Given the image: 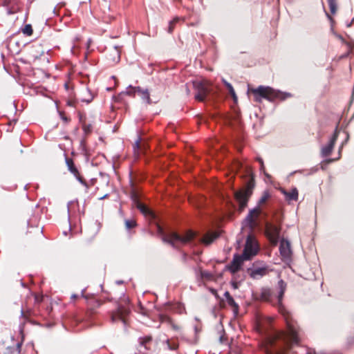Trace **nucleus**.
Listing matches in <instances>:
<instances>
[{"label": "nucleus", "instance_id": "obj_7", "mask_svg": "<svg viewBox=\"0 0 354 354\" xmlns=\"http://www.w3.org/2000/svg\"><path fill=\"white\" fill-rule=\"evenodd\" d=\"M259 252V245L255 238L249 234L247 236L245 248L242 255L245 260H250L252 257L257 255Z\"/></svg>", "mask_w": 354, "mask_h": 354}, {"label": "nucleus", "instance_id": "obj_16", "mask_svg": "<svg viewBox=\"0 0 354 354\" xmlns=\"http://www.w3.org/2000/svg\"><path fill=\"white\" fill-rule=\"evenodd\" d=\"M224 297H225L227 304L232 308L234 313L235 314L238 313L239 305L236 304V302L234 301V299L230 295V294L228 291H226L224 293Z\"/></svg>", "mask_w": 354, "mask_h": 354}, {"label": "nucleus", "instance_id": "obj_31", "mask_svg": "<svg viewBox=\"0 0 354 354\" xmlns=\"http://www.w3.org/2000/svg\"><path fill=\"white\" fill-rule=\"evenodd\" d=\"M346 46L348 47V48L349 49L348 52L345 55H343L342 57H346L348 56V55L351 53V44H349V43H346Z\"/></svg>", "mask_w": 354, "mask_h": 354}, {"label": "nucleus", "instance_id": "obj_11", "mask_svg": "<svg viewBox=\"0 0 354 354\" xmlns=\"http://www.w3.org/2000/svg\"><path fill=\"white\" fill-rule=\"evenodd\" d=\"M279 252L283 259H289L290 258L292 250L288 241L282 239L280 241Z\"/></svg>", "mask_w": 354, "mask_h": 354}, {"label": "nucleus", "instance_id": "obj_24", "mask_svg": "<svg viewBox=\"0 0 354 354\" xmlns=\"http://www.w3.org/2000/svg\"><path fill=\"white\" fill-rule=\"evenodd\" d=\"M21 32L26 36H31L33 32L32 26L30 24L25 25V26L21 28Z\"/></svg>", "mask_w": 354, "mask_h": 354}, {"label": "nucleus", "instance_id": "obj_9", "mask_svg": "<svg viewBox=\"0 0 354 354\" xmlns=\"http://www.w3.org/2000/svg\"><path fill=\"white\" fill-rule=\"evenodd\" d=\"M138 351L142 354H147V351L151 348L153 344L152 337L150 335H146L138 338Z\"/></svg>", "mask_w": 354, "mask_h": 354}, {"label": "nucleus", "instance_id": "obj_19", "mask_svg": "<svg viewBox=\"0 0 354 354\" xmlns=\"http://www.w3.org/2000/svg\"><path fill=\"white\" fill-rule=\"evenodd\" d=\"M267 273V269L266 268H257L252 270L251 277L254 279H257L265 275Z\"/></svg>", "mask_w": 354, "mask_h": 354}, {"label": "nucleus", "instance_id": "obj_18", "mask_svg": "<svg viewBox=\"0 0 354 354\" xmlns=\"http://www.w3.org/2000/svg\"><path fill=\"white\" fill-rule=\"evenodd\" d=\"M278 287L279 289V295H278V302L281 305L284 292L286 289V284L283 280L281 279L278 282Z\"/></svg>", "mask_w": 354, "mask_h": 354}, {"label": "nucleus", "instance_id": "obj_30", "mask_svg": "<svg viewBox=\"0 0 354 354\" xmlns=\"http://www.w3.org/2000/svg\"><path fill=\"white\" fill-rule=\"evenodd\" d=\"M177 19H174L173 21H171L169 24V28H168V32H171L174 30V26L175 23L176 22Z\"/></svg>", "mask_w": 354, "mask_h": 354}, {"label": "nucleus", "instance_id": "obj_15", "mask_svg": "<svg viewBox=\"0 0 354 354\" xmlns=\"http://www.w3.org/2000/svg\"><path fill=\"white\" fill-rule=\"evenodd\" d=\"M266 233L272 241H276L279 234V230L277 226L269 225L266 227Z\"/></svg>", "mask_w": 354, "mask_h": 354}, {"label": "nucleus", "instance_id": "obj_33", "mask_svg": "<svg viewBox=\"0 0 354 354\" xmlns=\"http://www.w3.org/2000/svg\"><path fill=\"white\" fill-rule=\"evenodd\" d=\"M337 37H338V38H339V39H340L342 42H345V41H344V38H343L342 36L338 35V36H337Z\"/></svg>", "mask_w": 354, "mask_h": 354}, {"label": "nucleus", "instance_id": "obj_17", "mask_svg": "<svg viewBox=\"0 0 354 354\" xmlns=\"http://www.w3.org/2000/svg\"><path fill=\"white\" fill-rule=\"evenodd\" d=\"M80 99L81 100V101L85 102L86 103L91 102L93 99L92 93H91L90 90L87 88H83L80 91Z\"/></svg>", "mask_w": 354, "mask_h": 354}, {"label": "nucleus", "instance_id": "obj_14", "mask_svg": "<svg viewBox=\"0 0 354 354\" xmlns=\"http://www.w3.org/2000/svg\"><path fill=\"white\" fill-rule=\"evenodd\" d=\"M281 193L284 195L288 201H297L298 199V190L296 187L292 188L290 191L288 192L285 189H281Z\"/></svg>", "mask_w": 354, "mask_h": 354}, {"label": "nucleus", "instance_id": "obj_29", "mask_svg": "<svg viewBox=\"0 0 354 354\" xmlns=\"http://www.w3.org/2000/svg\"><path fill=\"white\" fill-rule=\"evenodd\" d=\"M226 87L228 88L229 92L230 93V94L232 95V96L233 97V98H234V100H236V95L235 91H234V90L233 86H232V84H227V86H226Z\"/></svg>", "mask_w": 354, "mask_h": 354}, {"label": "nucleus", "instance_id": "obj_25", "mask_svg": "<svg viewBox=\"0 0 354 354\" xmlns=\"http://www.w3.org/2000/svg\"><path fill=\"white\" fill-rule=\"evenodd\" d=\"M140 88L139 86H129L127 87L125 91L124 92L125 94L128 95H135L136 93H138V88Z\"/></svg>", "mask_w": 354, "mask_h": 354}, {"label": "nucleus", "instance_id": "obj_42", "mask_svg": "<svg viewBox=\"0 0 354 354\" xmlns=\"http://www.w3.org/2000/svg\"><path fill=\"white\" fill-rule=\"evenodd\" d=\"M233 287H234V288H236V285H235L234 283H233Z\"/></svg>", "mask_w": 354, "mask_h": 354}, {"label": "nucleus", "instance_id": "obj_34", "mask_svg": "<svg viewBox=\"0 0 354 354\" xmlns=\"http://www.w3.org/2000/svg\"><path fill=\"white\" fill-rule=\"evenodd\" d=\"M223 82L224 84H225L226 86H227V84H230V83H229V82H227V81H225V80H223Z\"/></svg>", "mask_w": 354, "mask_h": 354}, {"label": "nucleus", "instance_id": "obj_38", "mask_svg": "<svg viewBox=\"0 0 354 354\" xmlns=\"http://www.w3.org/2000/svg\"><path fill=\"white\" fill-rule=\"evenodd\" d=\"M106 196H107V194H105L104 196L100 197L99 199L102 200V199L105 198Z\"/></svg>", "mask_w": 354, "mask_h": 354}, {"label": "nucleus", "instance_id": "obj_8", "mask_svg": "<svg viewBox=\"0 0 354 354\" xmlns=\"http://www.w3.org/2000/svg\"><path fill=\"white\" fill-rule=\"evenodd\" d=\"M129 313L130 310L128 307L119 306L118 309L111 313V322L113 323L122 322L124 325H126V317Z\"/></svg>", "mask_w": 354, "mask_h": 354}, {"label": "nucleus", "instance_id": "obj_3", "mask_svg": "<svg viewBox=\"0 0 354 354\" xmlns=\"http://www.w3.org/2000/svg\"><path fill=\"white\" fill-rule=\"evenodd\" d=\"M192 232H187L184 235H179L176 232H171L168 236H162L163 242L170 244L173 248H178L189 243L194 238Z\"/></svg>", "mask_w": 354, "mask_h": 354}, {"label": "nucleus", "instance_id": "obj_10", "mask_svg": "<svg viewBox=\"0 0 354 354\" xmlns=\"http://www.w3.org/2000/svg\"><path fill=\"white\" fill-rule=\"evenodd\" d=\"M244 261L246 260L245 259V258H243V256L242 254H234L232 261L229 265L227 266L226 268L230 272L234 274L241 269Z\"/></svg>", "mask_w": 354, "mask_h": 354}, {"label": "nucleus", "instance_id": "obj_6", "mask_svg": "<svg viewBox=\"0 0 354 354\" xmlns=\"http://www.w3.org/2000/svg\"><path fill=\"white\" fill-rule=\"evenodd\" d=\"M194 88L196 91L194 97L199 102L205 100L210 91V84L207 80H196L193 82Z\"/></svg>", "mask_w": 354, "mask_h": 354}, {"label": "nucleus", "instance_id": "obj_26", "mask_svg": "<svg viewBox=\"0 0 354 354\" xmlns=\"http://www.w3.org/2000/svg\"><path fill=\"white\" fill-rule=\"evenodd\" d=\"M328 3L329 7H330V12L333 14L335 13L336 7H337L335 1L328 0Z\"/></svg>", "mask_w": 354, "mask_h": 354}, {"label": "nucleus", "instance_id": "obj_37", "mask_svg": "<svg viewBox=\"0 0 354 354\" xmlns=\"http://www.w3.org/2000/svg\"><path fill=\"white\" fill-rule=\"evenodd\" d=\"M260 165H261V170L264 169V164H263V162H262V163H261V164H260Z\"/></svg>", "mask_w": 354, "mask_h": 354}, {"label": "nucleus", "instance_id": "obj_4", "mask_svg": "<svg viewBox=\"0 0 354 354\" xmlns=\"http://www.w3.org/2000/svg\"><path fill=\"white\" fill-rule=\"evenodd\" d=\"M254 187V183L253 180H250L244 189L235 192L234 196L236 201L239 203V209L240 212L243 211L246 207L248 201L252 194Z\"/></svg>", "mask_w": 354, "mask_h": 354}, {"label": "nucleus", "instance_id": "obj_35", "mask_svg": "<svg viewBox=\"0 0 354 354\" xmlns=\"http://www.w3.org/2000/svg\"><path fill=\"white\" fill-rule=\"evenodd\" d=\"M258 161L259 162L260 164H261L262 162H263V160L261 158H258Z\"/></svg>", "mask_w": 354, "mask_h": 354}, {"label": "nucleus", "instance_id": "obj_41", "mask_svg": "<svg viewBox=\"0 0 354 354\" xmlns=\"http://www.w3.org/2000/svg\"><path fill=\"white\" fill-rule=\"evenodd\" d=\"M307 354H315V353L309 351V352L307 353Z\"/></svg>", "mask_w": 354, "mask_h": 354}, {"label": "nucleus", "instance_id": "obj_13", "mask_svg": "<svg viewBox=\"0 0 354 354\" xmlns=\"http://www.w3.org/2000/svg\"><path fill=\"white\" fill-rule=\"evenodd\" d=\"M337 138V134L335 132L333 134V137L330 138L329 142L326 146L322 147V156L326 157L330 154V153L333 151V147H334V145L335 143Z\"/></svg>", "mask_w": 354, "mask_h": 354}, {"label": "nucleus", "instance_id": "obj_20", "mask_svg": "<svg viewBox=\"0 0 354 354\" xmlns=\"http://www.w3.org/2000/svg\"><path fill=\"white\" fill-rule=\"evenodd\" d=\"M138 93L140 95L142 100L147 104L151 103L150 95L148 89L138 88Z\"/></svg>", "mask_w": 354, "mask_h": 354}, {"label": "nucleus", "instance_id": "obj_39", "mask_svg": "<svg viewBox=\"0 0 354 354\" xmlns=\"http://www.w3.org/2000/svg\"><path fill=\"white\" fill-rule=\"evenodd\" d=\"M72 299H75L77 297V295H73L71 296Z\"/></svg>", "mask_w": 354, "mask_h": 354}, {"label": "nucleus", "instance_id": "obj_40", "mask_svg": "<svg viewBox=\"0 0 354 354\" xmlns=\"http://www.w3.org/2000/svg\"><path fill=\"white\" fill-rule=\"evenodd\" d=\"M174 328L176 329V330H178V327L176 326H173Z\"/></svg>", "mask_w": 354, "mask_h": 354}, {"label": "nucleus", "instance_id": "obj_2", "mask_svg": "<svg viewBox=\"0 0 354 354\" xmlns=\"http://www.w3.org/2000/svg\"><path fill=\"white\" fill-rule=\"evenodd\" d=\"M270 197V194L268 190H265L262 196L259 199L257 206L252 209L250 210L247 216L243 221L242 229L248 228L251 231L257 225L256 220L258 218L261 213V209L260 207L263 203H265Z\"/></svg>", "mask_w": 354, "mask_h": 354}, {"label": "nucleus", "instance_id": "obj_28", "mask_svg": "<svg viewBox=\"0 0 354 354\" xmlns=\"http://www.w3.org/2000/svg\"><path fill=\"white\" fill-rule=\"evenodd\" d=\"M125 225L127 229H130L136 226V222L133 220H127Z\"/></svg>", "mask_w": 354, "mask_h": 354}, {"label": "nucleus", "instance_id": "obj_1", "mask_svg": "<svg viewBox=\"0 0 354 354\" xmlns=\"http://www.w3.org/2000/svg\"><path fill=\"white\" fill-rule=\"evenodd\" d=\"M248 92L253 93L254 100L258 102H261L263 99L272 101L276 99H285L290 94H283L279 91H276L270 86H259L255 88H248Z\"/></svg>", "mask_w": 354, "mask_h": 354}, {"label": "nucleus", "instance_id": "obj_12", "mask_svg": "<svg viewBox=\"0 0 354 354\" xmlns=\"http://www.w3.org/2000/svg\"><path fill=\"white\" fill-rule=\"evenodd\" d=\"M66 164L69 171L76 178V179L82 185H86L83 178L81 177L77 168L75 167L73 160L71 158H66Z\"/></svg>", "mask_w": 354, "mask_h": 354}, {"label": "nucleus", "instance_id": "obj_5", "mask_svg": "<svg viewBox=\"0 0 354 354\" xmlns=\"http://www.w3.org/2000/svg\"><path fill=\"white\" fill-rule=\"evenodd\" d=\"M286 322L288 327L287 332L286 333H279L277 338L282 339L286 344H297L299 342L297 329L293 324L290 323L289 321Z\"/></svg>", "mask_w": 354, "mask_h": 354}, {"label": "nucleus", "instance_id": "obj_23", "mask_svg": "<svg viewBox=\"0 0 354 354\" xmlns=\"http://www.w3.org/2000/svg\"><path fill=\"white\" fill-rule=\"evenodd\" d=\"M216 237L217 235L215 233L207 234L204 236L203 242L206 245H209L212 243L216 239Z\"/></svg>", "mask_w": 354, "mask_h": 354}, {"label": "nucleus", "instance_id": "obj_21", "mask_svg": "<svg viewBox=\"0 0 354 354\" xmlns=\"http://www.w3.org/2000/svg\"><path fill=\"white\" fill-rule=\"evenodd\" d=\"M196 274L199 276L201 279H206L208 280H211L213 277V275L208 271H205L201 269H198L196 270Z\"/></svg>", "mask_w": 354, "mask_h": 354}, {"label": "nucleus", "instance_id": "obj_22", "mask_svg": "<svg viewBox=\"0 0 354 354\" xmlns=\"http://www.w3.org/2000/svg\"><path fill=\"white\" fill-rule=\"evenodd\" d=\"M138 208L140 209V211L145 216H150L153 217V214L151 212V211L145 205L139 203L138 205Z\"/></svg>", "mask_w": 354, "mask_h": 354}, {"label": "nucleus", "instance_id": "obj_27", "mask_svg": "<svg viewBox=\"0 0 354 354\" xmlns=\"http://www.w3.org/2000/svg\"><path fill=\"white\" fill-rule=\"evenodd\" d=\"M140 148V140H136L133 146V149L135 155L138 154V150Z\"/></svg>", "mask_w": 354, "mask_h": 354}, {"label": "nucleus", "instance_id": "obj_32", "mask_svg": "<svg viewBox=\"0 0 354 354\" xmlns=\"http://www.w3.org/2000/svg\"><path fill=\"white\" fill-rule=\"evenodd\" d=\"M157 228H158V233L160 234H162L163 231H162V229L161 228V227L160 225H157Z\"/></svg>", "mask_w": 354, "mask_h": 354}, {"label": "nucleus", "instance_id": "obj_36", "mask_svg": "<svg viewBox=\"0 0 354 354\" xmlns=\"http://www.w3.org/2000/svg\"><path fill=\"white\" fill-rule=\"evenodd\" d=\"M260 165H261V170L264 169V164H263V162H262V163H261V164H260Z\"/></svg>", "mask_w": 354, "mask_h": 354}]
</instances>
